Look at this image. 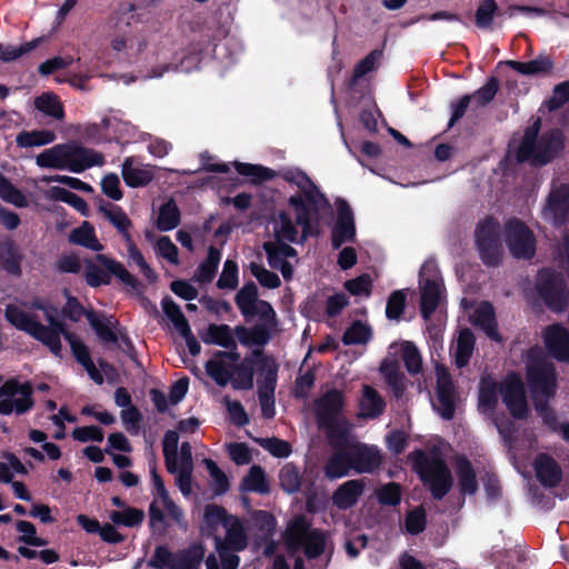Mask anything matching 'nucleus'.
<instances>
[{"mask_svg":"<svg viewBox=\"0 0 569 569\" xmlns=\"http://www.w3.org/2000/svg\"><path fill=\"white\" fill-rule=\"evenodd\" d=\"M30 311L40 310L43 312L48 326L39 322L34 313L28 312L17 305H9L6 308V319L17 329L22 330L48 347L52 353L61 350L60 336L69 342L74 356H88L89 351L82 339L64 328L59 320V310L54 306L41 300L30 303Z\"/></svg>","mask_w":569,"mask_h":569,"instance_id":"obj_1","label":"nucleus"},{"mask_svg":"<svg viewBox=\"0 0 569 569\" xmlns=\"http://www.w3.org/2000/svg\"><path fill=\"white\" fill-rule=\"evenodd\" d=\"M272 358H210L206 362L209 377L220 387L231 383L234 390H250L253 387V377L258 361L263 368L266 360Z\"/></svg>","mask_w":569,"mask_h":569,"instance_id":"obj_2","label":"nucleus"},{"mask_svg":"<svg viewBox=\"0 0 569 569\" xmlns=\"http://www.w3.org/2000/svg\"><path fill=\"white\" fill-rule=\"evenodd\" d=\"M103 161L101 153L76 143L56 144L36 157V163L40 168L67 169L76 173L93 166H102Z\"/></svg>","mask_w":569,"mask_h":569,"instance_id":"obj_3","label":"nucleus"},{"mask_svg":"<svg viewBox=\"0 0 569 569\" xmlns=\"http://www.w3.org/2000/svg\"><path fill=\"white\" fill-rule=\"evenodd\" d=\"M412 470L422 483L428 487L435 500H442L453 486L451 471L439 455H428L422 449H416L409 455Z\"/></svg>","mask_w":569,"mask_h":569,"instance_id":"obj_4","label":"nucleus"},{"mask_svg":"<svg viewBox=\"0 0 569 569\" xmlns=\"http://www.w3.org/2000/svg\"><path fill=\"white\" fill-rule=\"evenodd\" d=\"M540 121L528 128L519 146L517 157L520 161L545 164L551 161L563 148L561 132L551 131L538 139Z\"/></svg>","mask_w":569,"mask_h":569,"instance_id":"obj_5","label":"nucleus"},{"mask_svg":"<svg viewBox=\"0 0 569 569\" xmlns=\"http://www.w3.org/2000/svg\"><path fill=\"white\" fill-rule=\"evenodd\" d=\"M284 541L289 549H302L308 559H317L326 550L327 535L319 528H311L306 516L298 515L288 523Z\"/></svg>","mask_w":569,"mask_h":569,"instance_id":"obj_6","label":"nucleus"},{"mask_svg":"<svg viewBox=\"0 0 569 569\" xmlns=\"http://www.w3.org/2000/svg\"><path fill=\"white\" fill-rule=\"evenodd\" d=\"M84 279L91 287H98L110 282V274L117 276L122 282L134 287L136 278L123 267L122 263L109 258L106 254H97L94 261H84Z\"/></svg>","mask_w":569,"mask_h":569,"instance_id":"obj_7","label":"nucleus"},{"mask_svg":"<svg viewBox=\"0 0 569 569\" xmlns=\"http://www.w3.org/2000/svg\"><path fill=\"white\" fill-rule=\"evenodd\" d=\"M33 389L29 382L20 383L16 379L6 381L0 387V415H23L28 412L34 405L32 398Z\"/></svg>","mask_w":569,"mask_h":569,"instance_id":"obj_8","label":"nucleus"},{"mask_svg":"<svg viewBox=\"0 0 569 569\" xmlns=\"http://www.w3.org/2000/svg\"><path fill=\"white\" fill-rule=\"evenodd\" d=\"M527 366V383L531 393L555 397L557 392V372L547 358H529Z\"/></svg>","mask_w":569,"mask_h":569,"instance_id":"obj_9","label":"nucleus"},{"mask_svg":"<svg viewBox=\"0 0 569 569\" xmlns=\"http://www.w3.org/2000/svg\"><path fill=\"white\" fill-rule=\"evenodd\" d=\"M500 393L502 402L515 419L523 420L528 417L525 385L518 372L512 371L507 375L500 385Z\"/></svg>","mask_w":569,"mask_h":569,"instance_id":"obj_10","label":"nucleus"},{"mask_svg":"<svg viewBox=\"0 0 569 569\" xmlns=\"http://www.w3.org/2000/svg\"><path fill=\"white\" fill-rule=\"evenodd\" d=\"M476 241L483 262L497 264L501 257L498 222L491 218L481 220L476 230Z\"/></svg>","mask_w":569,"mask_h":569,"instance_id":"obj_11","label":"nucleus"},{"mask_svg":"<svg viewBox=\"0 0 569 569\" xmlns=\"http://www.w3.org/2000/svg\"><path fill=\"white\" fill-rule=\"evenodd\" d=\"M507 246L516 258H531L536 251L532 232L519 220H510L506 226Z\"/></svg>","mask_w":569,"mask_h":569,"instance_id":"obj_12","label":"nucleus"},{"mask_svg":"<svg viewBox=\"0 0 569 569\" xmlns=\"http://www.w3.org/2000/svg\"><path fill=\"white\" fill-rule=\"evenodd\" d=\"M436 396L439 402L438 413L445 420H451L456 413L458 393L452 377L446 367L437 365Z\"/></svg>","mask_w":569,"mask_h":569,"instance_id":"obj_13","label":"nucleus"},{"mask_svg":"<svg viewBox=\"0 0 569 569\" xmlns=\"http://www.w3.org/2000/svg\"><path fill=\"white\" fill-rule=\"evenodd\" d=\"M349 449L352 470L357 473H372L382 465L383 457L377 446L355 442L349 446Z\"/></svg>","mask_w":569,"mask_h":569,"instance_id":"obj_14","label":"nucleus"},{"mask_svg":"<svg viewBox=\"0 0 569 569\" xmlns=\"http://www.w3.org/2000/svg\"><path fill=\"white\" fill-rule=\"evenodd\" d=\"M343 395L338 389H330L315 401V417L319 425L339 420L343 410Z\"/></svg>","mask_w":569,"mask_h":569,"instance_id":"obj_15","label":"nucleus"},{"mask_svg":"<svg viewBox=\"0 0 569 569\" xmlns=\"http://www.w3.org/2000/svg\"><path fill=\"white\" fill-rule=\"evenodd\" d=\"M162 311L170 321L174 330L186 340L189 351L192 355L200 352V345L192 336L189 323L180 310L179 306L170 298H164L161 302Z\"/></svg>","mask_w":569,"mask_h":569,"instance_id":"obj_16","label":"nucleus"},{"mask_svg":"<svg viewBox=\"0 0 569 569\" xmlns=\"http://www.w3.org/2000/svg\"><path fill=\"white\" fill-rule=\"evenodd\" d=\"M263 248L270 267L280 270L286 280L291 279L292 264L289 259L296 257V250L288 243H279V241L264 242Z\"/></svg>","mask_w":569,"mask_h":569,"instance_id":"obj_17","label":"nucleus"},{"mask_svg":"<svg viewBox=\"0 0 569 569\" xmlns=\"http://www.w3.org/2000/svg\"><path fill=\"white\" fill-rule=\"evenodd\" d=\"M533 469L538 481L545 488L557 487L562 479V469L553 457L548 453H538L533 460Z\"/></svg>","mask_w":569,"mask_h":569,"instance_id":"obj_18","label":"nucleus"},{"mask_svg":"<svg viewBox=\"0 0 569 569\" xmlns=\"http://www.w3.org/2000/svg\"><path fill=\"white\" fill-rule=\"evenodd\" d=\"M569 210V186L562 184L555 188L543 209L545 219L557 223L563 220Z\"/></svg>","mask_w":569,"mask_h":569,"instance_id":"obj_19","label":"nucleus"},{"mask_svg":"<svg viewBox=\"0 0 569 569\" xmlns=\"http://www.w3.org/2000/svg\"><path fill=\"white\" fill-rule=\"evenodd\" d=\"M545 273L540 276V281L543 280ZM539 291L546 303L556 311L565 309L568 302V291L565 288L562 280L552 278L546 282H540Z\"/></svg>","mask_w":569,"mask_h":569,"instance_id":"obj_20","label":"nucleus"},{"mask_svg":"<svg viewBox=\"0 0 569 569\" xmlns=\"http://www.w3.org/2000/svg\"><path fill=\"white\" fill-rule=\"evenodd\" d=\"M365 490V482L361 479L348 480L340 485L332 495L333 505L340 510L352 508Z\"/></svg>","mask_w":569,"mask_h":569,"instance_id":"obj_21","label":"nucleus"},{"mask_svg":"<svg viewBox=\"0 0 569 569\" xmlns=\"http://www.w3.org/2000/svg\"><path fill=\"white\" fill-rule=\"evenodd\" d=\"M122 178L132 188L143 187L154 178V167L136 164L133 158H127L122 163Z\"/></svg>","mask_w":569,"mask_h":569,"instance_id":"obj_22","label":"nucleus"},{"mask_svg":"<svg viewBox=\"0 0 569 569\" xmlns=\"http://www.w3.org/2000/svg\"><path fill=\"white\" fill-rule=\"evenodd\" d=\"M355 233L352 211L348 204L342 203L338 208V221L332 230V246L339 248L342 243L352 240Z\"/></svg>","mask_w":569,"mask_h":569,"instance_id":"obj_23","label":"nucleus"},{"mask_svg":"<svg viewBox=\"0 0 569 569\" xmlns=\"http://www.w3.org/2000/svg\"><path fill=\"white\" fill-rule=\"evenodd\" d=\"M352 470L350 449H338L328 458L323 472L330 480L340 479Z\"/></svg>","mask_w":569,"mask_h":569,"instance_id":"obj_24","label":"nucleus"},{"mask_svg":"<svg viewBox=\"0 0 569 569\" xmlns=\"http://www.w3.org/2000/svg\"><path fill=\"white\" fill-rule=\"evenodd\" d=\"M473 326L480 327L490 338L499 340L496 331V317L492 306L488 302H480L469 313Z\"/></svg>","mask_w":569,"mask_h":569,"instance_id":"obj_25","label":"nucleus"},{"mask_svg":"<svg viewBox=\"0 0 569 569\" xmlns=\"http://www.w3.org/2000/svg\"><path fill=\"white\" fill-rule=\"evenodd\" d=\"M455 468L460 492L469 496L475 495L479 486L476 470L470 460L465 456H460L456 460Z\"/></svg>","mask_w":569,"mask_h":569,"instance_id":"obj_26","label":"nucleus"},{"mask_svg":"<svg viewBox=\"0 0 569 569\" xmlns=\"http://www.w3.org/2000/svg\"><path fill=\"white\" fill-rule=\"evenodd\" d=\"M543 340L553 356H569V331L566 328L559 325L549 326L543 331Z\"/></svg>","mask_w":569,"mask_h":569,"instance_id":"obj_27","label":"nucleus"},{"mask_svg":"<svg viewBox=\"0 0 569 569\" xmlns=\"http://www.w3.org/2000/svg\"><path fill=\"white\" fill-rule=\"evenodd\" d=\"M359 407L361 417L376 419L383 413L386 401L373 387L365 385Z\"/></svg>","mask_w":569,"mask_h":569,"instance_id":"obj_28","label":"nucleus"},{"mask_svg":"<svg viewBox=\"0 0 569 569\" xmlns=\"http://www.w3.org/2000/svg\"><path fill=\"white\" fill-rule=\"evenodd\" d=\"M204 343L217 345L227 349L236 348L234 329L228 325H209L201 333Z\"/></svg>","mask_w":569,"mask_h":569,"instance_id":"obj_29","label":"nucleus"},{"mask_svg":"<svg viewBox=\"0 0 569 569\" xmlns=\"http://www.w3.org/2000/svg\"><path fill=\"white\" fill-rule=\"evenodd\" d=\"M204 547L202 543H193L186 549L174 553L173 566L171 569H198L204 557Z\"/></svg>","mask_w":569,"mask_h":569,"instance_id":"obj_30","label":"nucleus"},{"mask_svg":"<svg viewBox=\"0 0 569 569\" xmlns=\"http://www.w3.org/2000/svg\"><path fill=\"white\" fill-rule=\"evenodd\" d=\"M226 538L222 539V543L226 548L232 549V551H242L248 546L247 535L242 522L239 518L233 517L229 523H224Z\"/></svg>","mask_w":569,"mask_h":569,"instance_id":"obj_31","label":"nucleus"},{"mask_svg":"<svg viewBox=\"0 0 569 569\" xmlns=\"http://www.w3.org/2000/svg\"><path fill=\"white\" fill-rule=\"evenodd\" d=\"M69 241L93 251H101L103 249V246L96 236L94 228L88 221L82 222L80 227L70 232Z\"/></svg>","mask_w":569,"mask_h":569,"instance_id":"obj_32","label":"nucleus"},{"mask_svg":"<svg viewBox=\"0 0 569 569\" xmlns=\"http://www.w3.org/2000/svg\"><path fill=\"white\" fill-rule=\"evenodd\" d=\"M236 342L239 341L248 348L260 347L269 340V333L262 326L246 328L238 326L234 328Z\"/></svg>","mask_w":569,"mask_h":569,"instance_id":"obj_33","label":"nucleus"},{"mask_svg":"<svg viewBox=\"0 0 569 569\" xmlns=\"http://www.w3.org/2000/svg\"><path fill=\"white\" fill-rule=\"evenodd\" d=\"M441 300V286L437 281H426L421 287V313L428 319Z\"/></svg>","mask_w":569,"mask_h":569,"instance_id":"obj_34","label":"nucleus"},{"mask_svg":"<svg viewBox=\"0 0 569 569\" xmlns=\"http://www.w3.org/2000/svg\"><path fill=\"white\" fill-rule=\"evenodd\" d=\"M178 431L168 430L162 439V452L164 457V465L169 473H176L178 471Z\"/></svg>","mask_w":569,"mask_h":569,"instance_id":"obj_35","label":"nucleus"},{"mask_svg":"<svg viewBox=\"0 0 569 569\" xmlns=\"http://www.w3.org/2000/svg\"><path fill=\"white\" fill-rule=\"evenodd\" d=\"M286 180L296 184L305 194L308 202L317 203L321 194L311 179L300 170H292L286 173Z\"/></svg>","mask_w":569,"mask_h":569,"instance_id":"obj_36","label":"nucleus"},{"mask_svg":"<svg viewBox=\"0 0 569 569\" xmlns=\"http://www.w3.org/2000/svg\"><path fill=\"white\" fill-rule=\"evenodd\" d=\"M240 488L243 491L268 493L269 485L262 467L258 465L252 466L241 480Z\"/></svg>","mask_w":569,"mask_h":569,"instance_id":"obj_37","label":"nucleus"},{"mask_svg":"<svg viewBox=\"0 0 569 569\" xmlns=\"http://www.w3.org/2000/svg\"><path fill=\"white\" fill-rule=\"evenodd\" d=\"M320 429L326 430L330 446L335 449H347L351 443L348 442L349 430L345 422L339 420L332 423L319 425Z\"/></svg>","mask_w":569,"mask_h":569,"instance_id":"obj_38","label":"nucleus"},{"mask_svg":"<svg viewBox=\"0 0 569 569\" xmlns=\"http://www.w3.org/2000/svg\"><path fill=\"white\" fill-rule=\"evenodd\" d=\"M54 140L56 134L51 130L22 131L16 138L20 148L42 147L52 143Z\"/></svg>","mask_w":569,"mask_h":569,"instance_id":"obj_39","label":"nucleus"},{"mask_svg":"<svg viewBox=\"0 0 569 569\" xmlns=\"http://www.w3.org/2000/svg\"><path fill=\"white\" fill-rule=\"evenodd\" d=\"M87 319L90 326L96 330L98 337L106 341L112 342L117 335L114 332V321L112 318H108L102 315H98L93 311H88L86 313Z\"/></svg>","mask_w":569,"mask_h":569,"instance_id":"obj_40","label":"nucleus"},{"mask_svg":"<svg viewBox=\"0 0 569 569\" xmlns=\"http://www.w3.org/2000/svg\"><path fill=\"white\" fill-rule=\"evenodd\" d=\"M508 64L519 73L528 76L547 73L553 66L552 60L546 56H540L528 62L508 61Z\"/></svg>","mask_w":569,"mask_h":569,"instance_id":"obj_41","label":"nucleus"},{"mask_svg":"<svg viewBox=\"0 0 569 569\" xmlns=\"http://www.w3.org/2000/svg\"><path fill=\"white\" fill-rule=\"evenodd\" d=\"M380 371L385 377L387 385L392 389L396 398L402 397L405 392L403 373L399 370L397 363L388 362L387 358L381 363Z\"/></svg>","mask_w":569,"mask_h":569,"instance_id":"obj_42","label":"nucleus"},{"mask_svg":"<svg viewBox=\"0 0 569 569\" xmlns=\"http://www.w3.org/2000/svg\"><path fill=\"white\" fill-rule=\"evenodd\" d=\"M234 516L228 515L224 507L219 505H207L203 513V521L210 533H214L218 530L219 525L224 527V523H229Z\"/></svg>","mask_w":569,"mask_h":569,"instance_id":"obj_43","label":"nucleus"},{"mask_svg":"<svg viewBox=\"0 0 569 569\" xmlns=\"http://www.w3.org/2000/svg\"><path fill=\"white\" fill-rule=\"evenodd\" d=\"M180 222V212L174 201L169 200L160 210L157 219V228L160 231L174 229Z\"/></svg>","mask_w":569,"mask_h":569,"instance_id":"obj_44","label":"nucleus"},{"mask_svg":"<svg viewBox=\"0 0 569 569\" xmlns=\"http://www.w3.org/2000/svg\"><path fill=\"white\" fill-rule=\"evenodd\" d=\"M36 108L46 116L57 120L63 119V107L58 97L53 93H43L34 100Z\"/></svg>","mask_w":569,"mask_h":569,"instance_id":"obj_45","label":"nucleus"},{"mask_svg":"<svg viewBox=\"0 0 569 569\" xmlns=\"http://www.w3.org/2000/svg\"><path fill=\"white\" fill-rule=\"evenodd\" d=\"M258 300V291L254 283L243 286L236 296V303L246 317H252Z\"/></svg>","mask_w":569,"mask_h":569,"instance_id":"obj_46","label":"nucleus"},{"mask_svg":"<svg viewBox=\"0 0 569 569\" xmlns=\"http://www.w3.org/2000/svg\"><path fill=\"white\" fill-rule=\"evenodd\" d=\"M144 511L134 507H127L123 511H112L110 520L116 526L133 528L142 523Z\"/></svg>","mask_w":569,"mask_h":569,"instance_id":"obj_47","label":"nucleus"},{"mask_svg":"<svg viewBox=\"0 0 569 569\" xmlns=\"http://www.w3.org/2000/svg\"><path fill=\"white\" fill-rule=\"evenodd\" d=\"M124 242H126V247H127L129 264H131V263L136 264L148 280H154L156 274H154L153 270L146 261L142 252L136 246L132 237H127Z\"/></svg>","mask_w":569,"mask_h":569,"instance_id":"obj_48","label":"nucleus"},{"mask_svg":"<svg viewBox=\"0 0 569 569\" xmlns=\"http://www.w3.org/2000/svg\"><path fill=\"white\" fill-rule=\"evenodd\" d=\"M280 487L287 493H296L301 487L299 469L293 463H287L279 472Z\"/></svg>","mask_w":569,"mask_h":569,"instance_id":"obj_49","label":"nucleus"},{"mask_svg":"<svg viewBox=\"0 0 569 569\" xmlns=\"http://www.w3.org/2000/svg\"><path fill=\"white\" fill-rule=\"evenodd\" d=\"M100 211L118 229L124 240L127 237H131L129 233L131 222L120 208L113 206H103L100 207Z\"/></svg>","mask_w":569,"mask_h":569,"instance_id":"obj_50","label":"nucleus"},{"mask_svg":"<svg viewBox=\"0 0 569 569\" xmlns=\"http://www.w3.org/2000/svg\"><path fill=\"white\" fill-rule=\"evenodd\" d=\"M371 328L361 322L355 321L343 333L342 341L345 345H362L367 343L371 338Z\"/></svg>","mask_w":569,"mask_h":569,"instance_id":"obj_51","label":"nucleus"},{"mask_svg":"<svg viewBox=\"0 0 569 569\" xmlns=\"http://www.w3.org/2000/svg\"><path fill=\"white\" fill-rule=\"evenodd\" d=\"M297 238V230L290 218L281 213L274 222V240L279 243L292 242Z\"/></svg>","mask_w":569,"mask_h":569,"instance_id":"obj_52","label":"nucleus"},{"mask_svg":"<svg viewBox=\"0 0 569 569\" xmlns=\"http://www.w3.org/2000/svg\"><path fill=\"white\" fill-rule=\"evenodd\" d=\"M376 496L382 506L396 507L401 502V486L397 482H389L381 486Z\"/></svg>","mask_w":569,"mask_h":569,"instance_id":"obj_53","label":"nucleus"},{"mask_svg":"<svg viewBox=\"0 0 569 569\" xmlns=\"http://www.w3.org/2000/svg\"><path fill=\"white\" fill-rule=\"evenodd\" d=\"M220 261V252L214 248H210L206 261H203L197 272V280L201 282H209L216 272Z\"/></svg>","mask_w":569,"mask_h":569,"instance_id":"obj_54","label":"nucleus"},{"mask_svg":"<svg viewBox=\"0 0 569 569\" xmlns=\"http://www.w3.org/2000/svg\"><path fill=\"white\" fill-rule=\"evenodd\" d=\"M0 197L3 200H6L19 208H24L28 206V200L22 194V192L20 190H18L14 186H12L1 174H0Z\"/></svg>","mask_w":569,"mask_h":569,"instance_id":"obj_55","label":"nucleus"},{"mask_svg":"<svg viewBox=\"0 0 569 569\" xmlns=\"http://www.w3.org/2000/svg\"><path fill=\"white\" fill-rule=\"evenodd\" d=\"M290 204L293 208L297 223L303 228V230H302L303 236H307L309 232L310 219L312 216L310 206L308 203H306L301 197H291Z\"/></svg>","mask_w":569,"mask_h":569,"instance_id":"obj_56","label":"nucleus"},{"mask_svg":"<svg viewBox=\"0 0 569 569\" xmlns=\"http://www.w3.org/2000/svg\"><path fill=\"white\" fill-rule=\"evenodd\" d=\"M343 287L352 296L368 298L372 291V279L369 274H361L346 281Z\"/></svg>","mask_w":569,"mask_h":569,"instance_id":"obj_57","label":"nucleus"},{"mask_svg":"<svg viewBox=\"0 0 569 569\" xmlns=\"http://www.w3.org/2000/svg\"><path fill=\"white\" fill-rule=\"evenodd\" d=\"M274 359L263 361V368H260V361H258L257 372L262 376V380L259 381L258 389L266 390L264 388H269L274 392L277 385V365L274 363Z\"/></svg>","mask_w":569,"mask_h":569,"instance_id":"obj_58","label":"nucleus"},{"mask_svg":"<svg viewBox=\"0 0 569 569\" xmlns=\"http://www.w3.org/2000/svg\"><path fill=\"white\" fill-rule=\"evenodd\" d=\"M427 526L426 511L422 507H418L409 511L405 519V527L408 533L419 535Z\"/></svg>","mask_w":569,"mask_h":569,"instance_id":"obj_59","label":"nucleus"},{"mask_svg":"<svg viewBox=\"0 0 569 569\" xmlns=\"http://www.w3.org/2000/svg\"><path fill=\"white\" fill-rule=\"evenodd\" d=\"M156 253L166 259L168 262L178 266L179 254L177 246L170 240L169 237H160L153 244Z\"/></svg>","mask_w":569,"mask_h":569,"instance_id":"obj_60","label":"nucleus"},{"mask_svg":"<svg viewBox=\"0 0 569 569\" xmlns=\"http://www.w3.org/2000/svg\"><path fill=\"white\" fill-rule=\"evenodd\" d=\"M174 553L167 546H157L152 557L148 560V566L153 569H171L173 566Z\"/></svg>","mask_w":569,"mask_h":569,"instance_id":"obj_61","label":"nucleus"},{"mask_svg":"<svg viewBox=\"0 0 569 569\" xmlns=\"http://www.w3.org/2000/svg\"><path fill=\"white\" fill-rule=\"evenodd\" d=\"M204 463L207 469L214 481L216 495H223L229 490L230 483L226 473L218 467V465L211 460L206 459Z\"/></svg>","mask_w":569,"mask_h":569,"instance_id":"obj_62","label":"nucleus"},{"mask_svg":"<svg viewBox=\"0 0 569 569\" xmlns=\"http://www.w3.org/2000/svg\"><path fill=\"white\" fill-rule=\"evenodd\" d=\"M250 271L260 282V284L266 288L274 289L278 288L281 283L279 277L274 272L267 270L264 267L258 263L252 262L250 264Z\"/></svg>","mask_w":569,"mask_h":569,"instance_id":"obj_63","label":"nucleus"},{"mask_svg":"<svg viewBox=\"0 0 569 569\" xmlns=\"http://www.w3.org/2000/svg\"><path fill=\"white\" fill-rule=\"evenodd\" d=\"M386 447L393 455H401L408 446V435L400 429L391 430L386 435Z\"/></svg>","mask_w":569,"mask_h":569,"instance_id":"obj_64","label":"nucleus"}]
</instances>
